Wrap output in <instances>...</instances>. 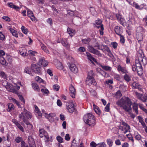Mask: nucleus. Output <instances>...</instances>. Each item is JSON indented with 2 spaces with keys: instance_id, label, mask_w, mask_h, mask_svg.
<instances>
[{
  "instance_id": "40",
  "label": "nucleus",
  "mask_w": 147,
  "mask_h": 147,
  "mask_svg": "<svg viewBox=\"0 0 147 147\" xmlns=\"http://www.w3.org/2000/svg\"><path fill=\"white\" fill-rule=\"evenodd\" d=\"M136 36L138 41L140 42L143 39V34H136Z\"/></svg>"
},
{
  "instance_id": "63",
  "label": "nucleus",
  "mask_w": 147,
  "mask_h": 147,
  "mask_svg": "<svg viewBox=\"0 0 147 147\" xmlns=\"http://www.w3.org/2000/svg\"><path fill=\"white\" fill-rule=\"evenodd\" d=\"M86 49L85 48L83 47H81L78 49V51L79 52H82L85 51Z\"/></svg>"
},
{
  "instance_id": "14",
  "label": "nucleus",
  "mask_w": 147,
  "mask_h": 147,
  "mask_svg": "<svg viewBox=\"0 0 147 147\" xmlns=\"http://www.w3.org/2000/svg\"><path fill=\"white\" fill-rule=\"evenodd\" d=\"M31 69L33 72L38 74H41L40 67L35 64H32L31 65Z\"/></svg>"
},
{
  "instance_id": "45",
  "label": "nucleus",
  "mask_w": 147,
  "mask_h": 147,
  "mask_svg": "<svg viewBox=\"0 0 147 147\" xmlns=\"http://www.w3.org/2000/svg\"><path fill=\"white\" fill-rule=\"evenodd\" d=\"M136 32L137 33L136 34H143V29L141 26L138 27L137 28Z\"/></svg>"
},
{
  "instance_id": "36",
  "label": "nucleus",
  "mask_w": 147,
  "mask_h": 147,
  "mask_svg": "<svg viewBox=\"0 0 147 147\" xmlns=\"http://www.w3.org/2000/svg\"><path fill=\"white\" fill-rule=\"evenodd\" d=\"M138 119L139 120V122L141 123V124L143 127L145 128L146 127H147L145 123L143 121V118L141 117L140 116H138Z\"/></svg>"
},
{
  "instance_id": "21",
  "label": "nucleus",
  "mask_w": 147,
  "mask_h": 147,
  "mask_svg": "<svg viewBox=\"0 0 147 147\" xmlns=\"http://www.w3.org/2000/svg\"><path fill=\"white\" fill-rule=\"evenodd\" d=\"M48 62L45 60L44 58H42L40 59L38 64L39 65H41L44 67H45L48 65Z\"/></svg>"
},
{
  "instance_id": "1",
  "label": "nucleus",
  "mask_w": 147,
  "mask_h": 147,
  "mask_svg": "<svg viewBox=\"0 0 147 147\" xmlns=\"http://www.w3.org/2000/svg\"><path fill=\"white\" fill-rule=\"evenodd\" d=\"M116 104L118 106L122 107L125 111L130 112L131 109L132 102L128 97H125L118 100Z\"/></svg>"
},
{
  "instance_id": "39",
  "label": "nucleus",
  "mask_w": 147,
  "mask_h": 147,
  "mask_svg": "<svg viewBox=\"0 0 147 147\" xmlns=\"http://www.w3.org/2000/svg\"><path fill=\"white\" fill-rule=\"evenodd\" d=\"M61 43L64 46L66 47L67 48H69L70 45L67 42L66 39H65L63 40L62 41Z\"/></svg>"
},
{
  "instance_id": "30",
  "label": "nucleus",
  "mask_w": 147,
  "mask_h": 147,
  "mask_svg": "<svg viewBox=\"0 0 147 147\" xmlns=\"http://www.w3.org/2000/svg\"><path fill=\"white\" fill-rule=\"evenodd\" d=\"M136 22V21L134 18L133 17L129 18V20L127 21V24L128 25H129L134 24H135Z\"/></svg>"
},
{
  "instance_id": "10",
  "label": "nucleus",
  "mask_w": 147,
  "mask_h": 147,
  "mask_svg": "<svg viewBox=\"0 0 147 147\" xmlns=\"http://www.w3.org/2000/svg\"><path fill=\"white\" fill-rule=\"evenodd\" d=\"M40 136L41 138L44 137V140L45 142H49V137L48 133L43 129L39 130Z\"/></svg>"
},
{
  "instance_id": "27",
  "label": "nucleus",
  "mask_w": 147,
  "mask_h": 147,
  "mask_svg": "<svg viewBox=\"0 0 147 147\" xmlns=\"http://www.w3.org/2000/svg\"><path fill=\"white\" fill-rule=\"evenodd\" d=\"M97 71L102 76L105 77H107V74L106 73L102 70L101 68H97L96 69Z\"/></svg>"
},
{
  "instance_id": "56",
  "label": "nucleus",
  "mask_w": 147,
  "mask_h": 147,
  "mask_svg": "<svg viewBox=\"0 0 147 147\" xmlns=\"http://www.w3.org/2000/svg\"><path fill=\"white\" fill-rule=\"evenodd\" d=\"M10 98H9V99L11 100V101L13 102V103H16L18 106L19 107L20 106L19 102L17 101L16 100L11 97H10Z\"/></svg>"
},
{
  "instance_id": "16",
  "label": "nucleus",
  "mask_w": 147,
  "mask_h": 147,
  "mask_svg": "<svg viewBox=\"0 0 147 147\" xmlns=\"http://www.w3.org/2000/svg\"><path fill=\"white\" fill-rule=\"evenodd\" d=\"M88 51L98 56H101V54L100 51L94 49L92 46L89 45L88 47Z\"/></svg>"
},
{
  "instance_id": "3",
  "label": "nucleus",
  "mask_w": 147,
  "mask_h": 147,
  "mask_svg": "<svg viewBox=\"0 0 147 147\" xmlns=\"http://www.w3.org/2000/svg\"><path fill=\"white\" fill-rule=\"evenodd\" d=\"M32 117L31 113L25 108L23 109L21 113L19 115V118L22 120L24 123L27 121V119H30Z\"/></svg>"
},
{
  "instance_id": "13",
  "label": "nucleus",
  "mask_w": 147,
  "mask_h": 147,
  "mask_svg": "<svg viewBox=\"0 0 147 147\" xmlns=\"http://www.w3.org/2000/svg\"><path fill=\"white\" fill-rule=\"evenodd\" d=\"M86 82L87 84L89 85H90L92 84L93 85H96L95 81L94 78L92 76L90 75L89 73L88 74V76L87 77Z\"/></svg>"
},
{
  "instance_id": "43",
  "label": "nucleus",
  "mask_w": 147,
  "mask_h": 147,
  "mask_svg": "<svg viewBox=\"0 0 147 147\" xmlns=\"http://www.w3.org/2000/svg\"><path fill=\"white\" fill-rule=\"evenodd\" d=\"M32 85L33 89L36 91H38L39 90V87L38 85L35 83H32Z\"/></svg>"
},
{
  "instance_id": "33",
  "label": "nucleus",
  "mask_w": 147,
  "mask_h": 147,
  "mask_svg": "<svg viewBox=\"0 0 147 147\" xmlns=\"http://www.w3.org/2000/svg\"><path fill=\"white\" fill-rule=\"evenodd\" d=\"M93 108L96 114L98 115H100V111L98 107L94 104L93 105Z\"/></svg>"
},
{
  "instance_id": "51",
  "label": "nucleus",
  "mask_w": 147,
  "mask_h": 147,
  "mask_svg": "<svg viewBox=\"0 0 147 147\" xmlns=\"http://www.w3.org/2000/svg\"><path fill=\"white\" fill-rule=\"evenodd\" d=\"M0 76L5 79H7V78L6 75L4 72L2 71H0Z\"/></svg>"
},
{
  "instance_id": "25",
  "label": "nucleus",
  "mask_w": 147,
  "mask_h": 147,
  "mask_svg": "<svg viewBox=\"0 0 147 147\" xmlns=\"http://www.w3.org/2000/svg\"><path fill=\"white\" fill-rule=\"evenodd\" d=\"M20 52L21 55L23 57L27 56L28 55L27 50L25 48L21 49L20 50Z\"/></svg>"
},
{
  "instance_id": "35",
  "label": "nucleus",
  "mask_w": 147,
  "mask_h": 147,
  "mask_svg": "<svg viewBox=\"0 0 147 147\" xmlns=\"http://www.w3.org/2000/svg\"><path fill=\"white\" fill-rule=\"evenodd\" d=\"M8 108L7 110L8 112H10L13 110L14 108V106L11 103H9L7 104Z\"/></svg>"
},
{
  "instance_id": "7",
  "label": "nucleus",
  "mask_w": 147,
  "mask_h": 147,
  "mask_svg": "<svg viewBox=\"0 0 147 147\" xmlns=\"http://www.w3.org/2000/svg\"><path fill=\"white\" fill-rule=\"evenodd\" d=\"M42 115L51 121H53L54 120L53 118L56 116V114L55 113H51L49 114L47 113L44 110H42Z\"/></svg>"
},
{
  "instance_id": "54",
  "label": "nucleus",
  "mask_w": 147,
  "mask_h": 147,
  "mask_svg": "<svg viewBox=\"0 0 147 147\" xmlns=\"http://www.w3.org/2000/svg\"><path fill=\"white\" fill-rule=\"evenodd\" d=\"M56 139L59 143H61L63 142V139L59 136H58L57 137Z\"/></svg>"
},
{
  "instance_id": "8",
  "label": "nucleus",
  "mask_w": 147,
  "mask_h": 147,
  "mask_svg": "<svg viewBox=\"0 0 147 147\" xmlns=\"http://www.w3.org/2000/svg\"><path fill=\"white\" fill-rule=\"evenodd\" d=\"M121 125H123L122 126L121 125L119 126V128L123 131V133L125 134L127 132L129 131V130L130 129V126L126 123L122 121L121 123Z\"/></svg>"
},
{
  "instance_id": "11",
  "label": "nucleus",
  "mask_w": 147,
  "mask_h": 147,
  "mask_svg": "<svg viewBox=\"0 0 147 147\" xmlns=\"http://www.w3.org/2000/svg\"><path fill=\"white\" fill-rule=\"evenodd\" d=\"M126 1L129 4L132 5L136 8L138 9H142L145 6V5L144 4H142L139 5L138 3H136L135 2H134L132 4L131 3V0H126Z\"/></svg>"
},
{
  "instance_id": "47",
  "label": "nucleus",
  "mask_w": 147,
  "mask_h": 147,
  "mask_svg": "<svg viewBox=\"0 0 147 147\" xmlns=\"http://www.w3.org/2000/svg\"><path fill=\"white\" fill-rule=\"evenodd\" d=\"M24 72L27 74H28L30 75H32V74L31 73V70L28 67H25L24 71Z\"/></svg>"
},
{
  "instance_id": "28",
  "label": "nucleus",
  "mask_w": 147,
  "mask_h": 147,
  "mask_svg": "<svg viewBox=\"0 0 147 147\" xmlns=\"http://www.w3.org/2000/svg\"><path fill=\"white\" fill-rule=\"evenodd\" d=\"M86 54L88 59L91 62L94 61L95 62H96L97 61L96 59L93 57L88 52H86Z\"/></svg>"
},
{
  "instance_id": "46",
  "label": "nucleus",
  "mask_w": 147,
  "mask_h": 147,
  "mask_svg": "<svg viewBox=\"0 0 147 147\" xmlns=\"http://www.w3.org/2000/svg\"><path fill=\"white\" fill-rule=\"evenodd\" d=\"M42 49L47 53L49 54V52L48 49H47L46 47L43 44H41L40 45Z\"/></svg>"
},
{
  "instance_id": "6",
  "label": "nucleus",
  "mask_w": 147,
  "mask_h": 147,
  "mask_svg": "<svg viewBox=\"0 0 147 147\" xmlns=\"http://www.w3.org/2000/svg\"><path fill=\"white\" fill-rule=\"evenodd\" d=\"M140 53L138 55V57H136V60H137L139 61L140 63L141 64L142 63L144 65H145L147 63V59L146 57H142V54L143 55L142 50L139 51Z\"/></svg>"
},
{
  "instance_id": "20",
  "label": "nucleus",
  "mask_w": 147,
  "mask_h": 147,
  "mask_svg": "<svg viewBox=\"0 0 147 147\" xmlns=\"http://www.w3.org/2000/svg\"><path fill=\"white\" fill-rule=\"evenodd\" d=\"M69 90L70 96L72 98H74L76 95V91L74 87L71 85L69 87Z\"/></svg>"
},
{
  "instance_id": "52",
  "label": "nucleus",
  "mask_w": 147,
  "mask_h": 147,
  "mask_svg": "<svg viewBox=\"0 0 147 147\" xmlns=\"http://www.w3.org/2000/svg\"><path fill=\"white\" fill-rule=\"evenodd\" d=\"M21 29L22 32L25 34H26L28 32V29L26 28L24 26H22Z\"/></svg>"
},
{
  "instance_id": "48",
  "label": "nucleus",
  "mask_w": 147,
  "mask_h": 147,
  "mask_svg": "<svg viewBox=\"0 0 147 147\" xmlns=\"http://www.w3.org/2000/svg\"><path fill=\"white\" fill-rule=\"evenodd\" d=\"M127 74H125L124 75L123 77L124 79L126 81L129 82L131 80V77Z\"/></svg>"
},
{
  "instance_id": "9",
  "label": "nucleus",
  "mask_w": 147,
  "mask_h": 147,
  "mask_svg": "<svg viewBox=\"0 0 147 147\" xmlns=\"http://www.w3.org/2000/svg\"><path fill=\"white\" fill-rule=\"evenodd\" d=\"M66 108L70 113H72L75 110L74 104L72 101H70L66 103Z\"/></svg>"
},
{
  "instance_id": "15",
  "label": "nucleus",
  "mask_w": 147,
  "mask_h": 147,
  "mask_svg": "<svg viewBox=\"0 0 147 147\" xmlns=\"http://www.w3.org/2000/svg\"><path fill=\"white\" fill-rule=\"evenodd\" d=\"M31 69L33 72L38 74H41L40 67L35 64H32L31 65Z\"/></svg>"
},
{
  "instance_id": "60",
  "label": "nucleus",
  "mask_w": 147,
  "mask_h": 147,
  "mask_svg": "<svg viewBox=\"0 0 147 147\" xmlns=\"http://www.w3.org/2000/svg\"><path fill=\"white\" fill-rule=\"evenodd\" d=\"M0 40H5V36L4 34L2 32H0Z\"/></svg>"
},
{
  "instance_id": "55",
  "label": "nucleus",
  "mask_w": 147,
  "mask_h": 147,
  "mask_svg": "<svg viewBox=\"0 0 147 147\" xmlns=\"http://www.w3.org/2000/svg\"><path fill=\"white\" fill-rule=\"evenodd\" d=\"M135 136V138L136 140H140L141 138V136L137 132H135L134 133Z\"/></svg>"
},
{
  "instance_id": "62",
  "label": "nucleus",
  "mask_w": 147,
  "mask_h": 147,
  "mask_svg": "<svg viewBox=\"0 0 147 147\" xmlns=\"http://www.w3.org/2000/svg\"><path fill=\"white\" fill-rule=\"evenodd\" d=\"M127 136L129 140H131L132 142H134V140L133 139L132 136L131 134L127 135Z\"/></svg>"
},
{
  "instance_id": "26",
  "label": "nucleus",
  "mask_w": 147,
  "mask_h": 147,
  "mask_svg": "<svg viewBox=\"0 0 147 147\" xmlns=\"http://www.w3.org/2000/svg\"><path fill=\"white\" fill-rule=\"evenodd\" d=\"M117 69L120 73H122L123 74H126L128 73L125 68L122 67L120 65H119L118 66Z\"/></svg>"
},
{
  "instance_id": "12",
  "label": "nucleus",
  "mask_w": 147,
  "mask_h": 147,
  "mask_svg": "<svg viewBox=\"0 0 147 147\" xmlns=\"http://www.w3.org/2000/svg\"><path fill=\"white\" fill-rule=\"evenodd\" d=\"M135 94L137 98L140 100L145 102L147 100V95L140 94L137 92H135Z\"/></svg>"
},
{
  "instance_id": "61",
  "label": "nucleus",
  "mask_w": 147,
  "mask_h": 147,
  "mask_svg": "<svg viewBox=\"0 0 147 147\" xmlns=\"http://www.w3.org/2000/svg\"><path fill=\"white\" fill-rule=\"evenodd\" d=\"M119 36H120V42L122 44H124L125 41L124 37L121 35Z\"/></svg>"
},
{
  "instance_id": "37",
  "label": "nucleus",
  "mask_w": 147,
  "mask_h": 147,
  "mask_svg": "<svg viewBox=\"0 0 147 147\" xmlns=\"http://www.w3.org/2000/svg\"><path fill=\"white\" fill-rule=\"evenodd\" d=\"M102 21L100 20H96L95 22V26L98 28H100V26L102 24Z\"/></svg>"
},
{
  "instance_id": "58",
  "label": "nucleus",
  "mask_w": 147,
  "mask_h": 147,
  "mask_svg": "<svg viewBox=\"0 0 147 147\" xmlns=\"http://www.w3.org/2000/svg\"><path fill=\"white\" fill-rule=\"evenodd\" d=\"M90 41V39L89 38H87L86 39H84L82 40V42L85 44H88L89 43V42Z\"/></svg>"
},
{
  "instance_id": "38",
  "label": "nucleus",
  "mask_w": 147,
  "mask_h": 147,
  "mask_svg": "<svg viewBox=\"0 0 147 147\" xmlns=\"http://www.w3.org/2000/svg\"><path fill=\"white\" fill-rule=\"evenodd\" d=\"M133 109L135 111V112L137 114H138V105L136 102H134L133 105Z\"/></svg>"
},
{
  "instance_id": "59",
  "label": "nucleus",
  "mask_w": 147,
  "mask_h": 147,
  "mask_svg": "<svg viewBox=\"0 0 147 147\" xmlns=\"http://www.w3.org/2000/svg\"><path fill=\"white\" fill-rule=\"evenodd\" d=\"M106 145L104 142H102L97 144V147H105Z\"/></svg>"
},
{
  "instance_id": "29",
  "label": "nucleus",
  "mask_w": 147,
  "mask_h": 147,
  "mask_svg": "<svg viewBox=\"0 0 147 147\" xmlns=\"http://www.w3.org/2000/svg\"><path fill=\"white\" fill-rule=\"evenodd\" d=\"M8 30L10 31V32L12 34L13 36H15L16 38H18V35L16 31L11 28H9Z\"/></svg>"
},
{
  "instance_id": "57",
  "label": "nucleus",
  "mask_w": 147,
  "mask_h": 147,
  "mask_svg": "<svg viewBox=\"0 0 147 147\" xmlns=\"http://www.w3.org/2000/svg\"><path fill=\"white\" fill-rule=\"evenodd\" d=\"M107 142L109 146H111L113 145V142L111 139H108L107 140Z\"/></svg>"
},
{
  "instance_id": "49",
  "label": "nucleus",
  "mask_w": 147,
  "mask_h": 147,
  "mask_svg": "<svg viewBox=\"0 0 147 147\" xmlns=\"http://www.w3.org/2000/svg\"><path fill=\"white\" fill-rule=\"evenodd\" d=\"M0 63L3 65L6 64V61L3 56H0Z\"/></svg>"
},
{
  "instance_id": "17",
  "label": "nucleus",
  "mask_w": 147,
  "mask_h": 147,
  "mask_svg": "<svg viewBox=\"0 0 147 147\" xmlns=\"http://www.w3.org/2000/svg\"><path fill=\"white\" fill-rule=\"evenodd\" d=\"M27 15L29 17L32 21H36V19L34 16V14L30 9H27Z\"/></svg>"
},
{
  "instance_id": "5",
  "label": "nucleus",
  "mask_w": 147,
  "mask_h": 147,
  "mask_svg": "<svg viewBox=\"0 0 147 147\" xmlns=\"http://www.w3.org/2000/svg\"><path fill=\"white\" fill-rule=\"evenodd\" d=\"M139 63V61L138 60H136L135 64L132 66V69L133 71H136L138 75L141 76L143 73V70L142 65Z\"/></svg>"
},
{
  "instance_id": "53",
  "label": "nucleus",
  "mask_w": 147,
  "mask_h": 147,
  "mask_svg": "<svg viewBox=\"0 0 147 147\" xmlns=\"http://www.w3.org/2000/svg\"><path fill=\"white\" fill-rule=\"evenodd\" d=\"M133 88H134L138 89H139L140 87L138 83L136 82H134L133 83L132 85Z\"/></svg>"
},
{
  "instance_id": "41",
  "label": "nucleus",
  "mask_w": 147,
  "mask_h": 147,
  "mask_svg": "<svg viewBox=\"0 0 147 147\" xmlns=\"http://www.w3.org/2000/svg\"><path fill=\"white\" fill-rule=\"evenodd\" d=\"M67 31L68 34L70 35V36H73L75 34V30L70 28H68Z\"/></svg>"
},
{
  "instance_id": "19",
  "label": "nucleus",
  "mask_w": 147,
  "mask_h": 147,
  "mask_svg": "<svg viewBox=\"0 0 147 147\" xmlns=\"http://www.w3.org/2000/svg\"><path fill=\"white\" fill-rule=\"evenodd\" d=\"M28 142L30 147H36L35 141L31 136H29L28 137Z\"/></svg>"
},
{
  "instance_id": "23",
  "label": "nucleus",
  "mask_w": 147,
  "mask_h": 147,
  "mask_svg": "<svg viewBox=\"0 0 147 147\" xmlns=\"http://www.w3.org/2000/svg\"><path fill=\"white\" fill-rule=\"evenodd\" d=\"M34 107L36 113V115L37 118L38 119L41 118L42 117V114L39 109L36 105H35Z\"/></svg>"
},
{
  "instance_id": "64",
  "label": "nucleus",
  "mask_w": 147,
  "mask_h": 147,
  "mask_svg": "<svg viewBox=\"0 0 147 147\" xmlns=\"http://www.w3.org/2000/svg\"><path fill=\"white\" fill-rule=\"evenodd\" d=\"M21 147H28L27 144L24 141H22L21 143Z\"/></svg>"
},
{
  "instance_id": "18",
  "label": "nucleus",
  "mask_w": 147,
  "mask_h": 147,
  "mask_svg": "<svg viewBox=\"0 0 147 147\" xmlns=\"http://www.w3.org/2000/svg\"><path fill=\"white\" fill-rule=\"evenodd\" d=\"M117 18L119 22L123 26H125L126 24V23L125 19L119 14H116Z\"/></svg>"
},
{
  "instance_id": "50",
  "label": "nucleus",
  "mask_w": 147,
  "mask_h": 147,
  "mask_svg": "<svg viewBox=\"0 0 147 147\" xmlns=\"http://www.w3.org/2000/svg\"><path fill=\"white\" fill-rule=\"evenodd\" d=\"M41 91L45 95H48L49 92V90L45 88L41 89Z\"/></svg>"
},
{
  "instance_id": "22",
  "label": "nucleus",
  "mask_w": 147,
  "mask_h": 147,
  "mask_svg": "<svg viewBox=\"0 0 147 147\" xmlns=\"http://www.w3.org/2000/svg\"><path fill=\"white\" fill-rule=\"evenodd\" d=\"M69 67L70 70L73 72L75 73L78 72V69L75 64H70Z\"/></svg>"
},
{
  "instance_id": "32",
  "label": "nucleus",
  "mask_w": 147,
  "mask_h": 147,
  "mask_svg": "<svg viewBox=\"0 0 147 147\" xmlns=\"http://www.w3.org/2000/svg\"><path fill=\"white\" fill-rule=\"evenodd\" d=\"M68 13L71 16L74 17H78V12L76 11H68Z\"/></svg>"
},
{
  "instance_id": "31",
  "label": "nucleus",
  "mask_w": 147,
  "mask_h": 147,
  "mask_svg": "<svg viewBox=\"0 0 147 147\" xmlns=\"http://www.w3.org/2000/svg\"><path fill=\"white\" fill-rule=\"evenodd\" d=\"M7 5L9 7L13 8L16 10H17L19 9V7L14 5L13 3H7Z\"/></svg>"
},
{
  "instance_id": "42",
  "label": "nucleus",
  "mask_w": 147,
  "mask_h": 147,
  "mask_svg": "<svg viewBox=\"0 0 147 147\" xmlns=\"http://www.w3.org/2000/svg\"><path fill=\"white\" fill-rule=\"evenodd\" d=\"M56 67L59 70H62L63 68V66L62 64L60 61H57V64H55Z\"/></svg>"
},
{
  "instance_id": "34",
  "label": "nucleus",
  "mask_w": 147,
  "mask_h": 147,
  "mask_svg": "<svg viewBox=\"0 0 147 147\" xmlns=\"http://www.w3.org/2000/svg\"><path fill=\"white\" fill-rule=\"evenodd\" d=\"M35 79L38 82L42 83L44 84H46V82L38 76L36 77L35 78Z\"/></svg>"
},
{
  "instance_id": "24",
  "label": "nucleus",
  "mask_w": 147,
  "mask_h": 147,
  "mask_svg": "<svg viewBox=\"0 0 147 147\" xmlns=\"http://www.w3.org/2000/svg\"><path fill=\"white\" fill-rule=\"evenodd\" d=\"M115 31L116 34L119 35H121V34L123 32L122 28L118 26L115 27Z\"/></svg>"
},
{
  "instance_id": "44",
  "label": "nucleus",
  "mask_w": 147,
  "mask_h": 147,
  "mask_svg": "<svg viewBox=\"0 0 147 147\" xmlns=\"http://www.w3.org/2000/svg\"><path fill=\"white\" fill-rule=\"evenodd\" d=\"M100 66L102 67L103 69L106 71H111V67L108 66H103L102 65H101Z\"/></svg>"
},
{
  "instance_id": "2",
  "label": "nucleus",
  "mask_w": 147,
  "mask_h": 147,
  "mask_svg": "<svg viewBox=\"0 0 147 147\" xmlns=\"http://www.w3.org/2000/svg\"><path fill=\"white\" fill-rule=\"evenodd\" d=\"M94 116L91 113H87L83 117V120L85 123L90 126H93L95 124V119Z\"/></svg>"
},
{
  "instance_id": "4",
  "label": "nucleus",
  "mask_w": 147,
  "mask_h": 147,
  "mask_svg": "<svg viewBox=\"0 0 147 147\" xmlns=\"http://www.w3.org/2000/svg\"><path fill=\"white\" fill-rule=\"evenodd\" d=\"M6 85H5V88L8 91L14 92L16 90H19L20 88V86H22L21 82L13 83V84H8L6 81H5Z\"/></svg>"
}]
</instances>
